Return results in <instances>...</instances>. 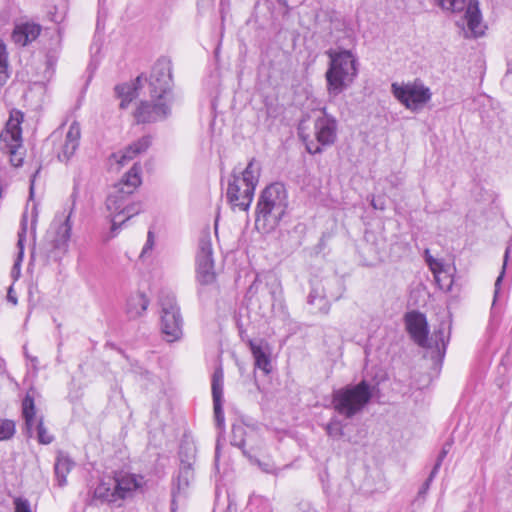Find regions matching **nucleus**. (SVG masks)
I'll return each instance as SVG.
<instances>
[{
    "instance_id": "obj_1",
    "label": "nucleus",
    "mask_w": 512,
    "mask_h": 512,
    "mask_svg": "<svg viewBox=\"0 0 512 512\" xmlns=\"http://www.w3.org/2000/svg\"><path fill=\"white\" fill-rule=\"evenodd\" d=\"M288 208V194L283 183L274 182L260 193L255 216V228L269 233L279 225Z\"/></svg>"
},
{
    "instance_id": "obj_2",
    "label": "nucleus",
    "mask_w": 512,
    "mask_h": 512,
    "mask_svg": "<svg viewBox=\"0 0 512 512\" xmlns=\"http://www.w3.org/2000/svg\"><path fill=\"white\" fill-rule=\"evenodd\" d=\"M330 59L325 77L330 96H338L354 81L358 74V61L351 50L330 49L327 51Z\"/></svg>"
},
{
    "instance_id": "obj_3",
    "label": "nucleus",
    "mask_w": 512,
    "mask_h": 512,
    "mask_svg": "<svg viewBox=\"0 0 512 512\" xmlns=\"http://www.w3.org/2000/svg\"><path fill=\"white\" fill-rule=\"evenodd\" d=\"M261 165L252 158L246 168L237 174L232 173L228 180L226 198L233 210L247 211L252 203L259 182Z\"/></svg>"
},
{
    "instance_id": "obj_4",
    "label": "nucleus",
    "mask_w": 512,
    "mask_h": 512,
    "mask_svg": "<svg viewBox=\"0 0 512 512\" xmlns=\"http://www.w3.org/2000/svg\"><path fill=\"white\" fill-rule=\"evenodd\" d=\"M372 397L373 387L366 380H362L334 390L332 406L339 415L351 419L365 408Z\"/></svg>"
},
{
    "instance_id": "obj_5",
    "label": "nucleus",
    "mask_w": 512,
    "mask_h": 512,
    "mask_svg": "<svg viewBox=\"0 0 512 512\" xmlns=\"http://www.w3.org/2000/svg\"><path fill=\"white\" fill-rule=\"evenodd\" d=\"M322 114L314 121V138L305 132L304 123H300L298 133L305 143L306 150L310 154L322 153L321 146H331L337 139V121L326 112V108L321 109Z\"/></svg>"
},
{
    "instance_id": "obj_6",
    "label": "nucleus",
    "mask_w": 512,
    "mask_h": 512,
    "mask_svg": "<svg viewBox=\"0 0 512 512\" xmlns=\"http://www.w3.org/2000/svg\"><path fill=\"white\" fill-rule=\"evenodd\" d=\"M405 323L408 333L411 338L421 347H432V342L439 354L442 356L445 353L446 345L449 338L445 336L444 327H440L431 337L428 339V324L424 314L418 311H411L405 315Z\"/></svg>"
},
{
    "instance_id": "obj_7",
    "label": "nucleus",
    "mask_w": 512,
    "mask_h": 512,
    "mask_svg": "<svg viewBox=\"0 0 512 512\" xmlns=\"http://www.w3.org/2000/svg\"><path fill=\"white\" fill-rule=\"evenodd\" d=\"M160 329L166 342L178 341L183 336V318L173 294H162L160 297Z\"/></svg>"
},
{
    "instance_id": "obj_8",
    "label": "nucleus",
    "mask_w": 512,
    "mask_h": 512,
    "mask_svg": "<svg viewBox=\"0 0 512 512\" xmlns=\"http://www.w3.org/2000/svg\"><path fill=\"white\" fill-rule=\"evenodd\" d=\"M391 92L402 105L411 111L422 108L432 97L430 88L419 79L408 83L393 82Z\"/></svg>"
},
{
    "instance_id": "obj_9",
    "label": "nucleus",
    "mask_w": 512,
    "mask_h": 512,
    "mask_svg": "<svg viewBox=\"0 0 512 512\" xmlns=\"http://www.w3.org/2000/svg\"><path fill=\"white\" fill-rule=\"evenodd\" d=\"M141 167L134 164L123 176L121 182L115 186V190L106 199L107 209L114 215L119 212L128 211L127 197L141 184Z\"/></svg>"
},
{
    "instance_id": "obj_10",
    "label": "nucleus",
    "mask_w": 512,
    "mask_h": 512,
    "mask_svg": "<svg viewBox=\"0 0 512 512\" xmlns=\"http://www.w3.org/2000/svg\"><path fill=\"white\" fill-rule=\"evenodd\" d=\"M435 3L443 11L452 14L465 12L464 18L471 35L475 38L483 35L482 14L478 0H469L468 3L466 0H435Z\"/></svg>"
},
{
    "instance_id": "obj_11",
    "label": "nucleus",
    "mask_w": 512,
    "mask_h": 512,
    "mask_svg": "<svg viewBox=\"0 0 512 512\" xmlns=\"http://www.w3.org/2000/svg\"><path fill=\"white\" fill-rule=\"evenodd\" d=\"M24 115L19 110H12L5 129L0 134V149L11 156V163L18 167L22 164V157L17 150L22 146V129Z\"/></svg>"
},
{
    "instance_id": "obj_12",
    "label": "nucleus",
    "mask_w": 512,
    "mask_h": 512,
    "mask_svg": "<svg viewBox=\"0 0 512 512\" xmlns=\"http://www.w3.org/2000/svg\"><path fill=\"white\" fill-rule=\"evenodd\" d=\"M150 97L158 100H174L171 93L172 74L171 61L167 58L158 59L154 66L149 79Z\"/></svg>"
},
{
    "instance_id": "obj_13",
    "label": "nucleus",
    "mask_w": 512,
    "mask_h": 512,
    "mask_svg": "<svg viewBox=\"0 0 512 512\" xmlns=\"http://www.w3.org/2000/svg\"><path fill=\"white\" fill-rule=\"evenodd\" d=\"M197 280L202 285H209L215 281L213 249L209 231H203L199 237L196 255Z\"/></svg>"
},
{
    "instance_id": "obj_14",
    "label": "nucleus",
    "mask_w": 512,
    "mask_h": 512,
    "mask_svg": "<svg viewBox=\"0 0 512 512\" xmlns=\"http://www.w3.org/2000/svg\"><path fill=\"white\" fill-rule=\"evenodd\" d=\"M142 101L135 112L138 123H152L166 119L171 114L172 100Z\"/></svg>"
},
{
    "instance_id": "obj_15",
    "label": "nucleus",
    "mask_w": 512,
    "mask_h": 512,
    "mask_svg": "<svg viewBox=\"0 0 512 512\" xmlns=\"http://www.w3.org/2000/svg\"><path fill=\"white\" fill-rule=\"evenodd\" d=\"M22 414L25 419V424L29 436L32 435V429L36 426L37 439L41 444H50L53 441V436L50 435L43 424V419L38 421L35 418V404L31 395L27 394L22 401Z\"/></svg>"
},
{
    "instance_id": "obj_16",
    "label": "nucleus",
    "mask_w": 512,
    "mask_h": 512,
    "mask_svg": "<svg viewBox=\"0 0 512 512\" xmlns=\"http://www.w3.org/2000/svg\"><path fill=\"white\" fill-rule=\"evenodd\" d=\"M77 195V188L74 187L73 193L71 194L72 206L69 214L62 223L57 225V227H55L56 224L54 223L52 226L53 230L48 233V237L51 238L50 241L54 249L65 251L67 248L72 229L70 218L75 208Z\"/></svg>"
},
{
    "instance_id": "obj_17",
    "label": "nucleus",
    "mask_w": 512,
    "mask_h": 512,
    "mask_svg": "<svg viewBox=\"0 0 512 512\" xmlns=\"http://www.w3.org/2000/svg\"><path fill=\"white\" fill-rule=\"evenodd\" d=\"M223 381H224V373L221 367L215 369L212 375V398H213V408H214V418L216 422V426L219 429L224 428L225 418L223 412Z\"/></svg>"
},
{
    "instance_id": "obj_18",
    "label": "nucleus",
    "mask_w": 512,
    "mask_h": 512,
    "mask_svg": "<svg viewBox=\"0 0 512 512\" xmlns=\"http://www.w3.org/2000/svg\"><path fill=\"white\" fill-rule=\"evenodd\" d=\"M81 137L80 125L77 122L71 123L66 133L65 141L61 152L58 154V159L62 162H67L74 155L79 147Z\"/></svg>"
},
{
    "instance_id": "obj_19",
    "label": "nucleus",
    "mask_w": 512,
    "mask_h": 512,
    "mask_svg": "<svg viewBox=\"0 0 512 512\" xmlns=\"http://www.w3.org/2000/svg\"><path fill=\"white\" fill-rule=\"evenodd\" d=\"M151 143L152 141L150 136H143L126 147L123 151L114 153L112 157L118 164L123 166L128 161L134 159L137 155L144 153L151 146Z\"/></svg>"
},
{
    "instance_id": "obj_20",
    "label": "nucleus",
    "mask_w": 512,
    "mask_h": 512,
    "mask_svg": "<svg viewBox=\"0 0 512 512\" xmlns=\"http://www.w3.org/2000/svg\"><path fill=\"white\" fill-rule=\"evenodd\" d=\"M41 26L34 22H25L15 26L12 40L20 46H26L40 35Z\"/></svg>"
},
{
    "instance_id": "obj_21",
    "label": "nucleus",
    "mask_w": 512,
    "mask_h": 512,
    "mask_svg": "<svg viewBox=\"0 0 512 512\" xmlns=\"http://www.w3.org/2000/svg\"><path fill=\"white\" fill-rule=\"evenodd\" d=\"M114 483V493L119 500H124L135 491L139 484L133 475L121 474L112 478Z\"/></svg>"
},
{
    "instance_id": "obj_22",
    "label": "nucleus",
    "mask_w": 512,
    "mask_h": 512,
    "mask_svg": "<svg viewBox=\"0 0 512 512\" xmlns=\"http://www.w3.org/2000/svg\"><path fill=\"white\" fill-rule=\"evenodd\" d=\"M143 80L147 81V78L141 74L132 85L125 83L115 87V92L121 99L120 107L122 109L127 108L130 102L137 96V90L142 86Z\"/></svg>"
},
{
    "instance_id": "obj_23",
    "label": "nucleus",
    "mask_w": 512,
    "mask_h": 512,
    "mask_svg": "<svg viewBox=\"0 0 512 512\" xmlns=\"http://www.w3.org/2000/svg\"><path fill=\"white\" fill-rule=\"evenodd\" d=\"M249 346L255 360V367L262 370L265 374H269L271 371V360L269 353L262 345V341L255 342L250 340Z\"/></svg>"
},
{
    "instance_id": "obj_24",
    "label": "nucleus",
    "mask_w": 512,
    "mask_h": 512,
    "mask_svg": "<svg viewBox=\"0 0 512 512\" xmlns=\"http://www.w3.org/2000/svg\"><path fill=\"white\" fill-rule=\"evenodd\" d=\"M149 300L143 293H136L127 299L126 314L129 319H136L147 310Z\"/></svg>"
},
{
    "instance_id": "obj_25",
    "label": "nucleus",
    "mask_w": 512,
    "mask_h": 512,
    "mask_svg": "<svg viewBox=\"0 0 512 512\" xmlns=\"http://www.w3.org/2000/svg\"><path fill=\"white\" fill-rule=\"evenodd\" d=\"M74 467V462L65 454L59 453L57 455L54 472L59 487H64L67 484V475Z\"/></svg>"
},
{
    "instance_id": "obj_26",
    "label": "nucleus",
    "mask_w": 512,
    "mask_h": 512,
    "mask_svg": "<svg viewBox=\"0 0 512 512\" xmlns=\"http://www.w3.org/2000/svg\"><path fill=\"white\" fill-rule=\"evenodd\" d=\"M93 498L101 502L116 503L118 497L114 493V483L112 478L102 480L94 490Z\"/></svg>"
},
{
    "instance_id": "obj_27",
    "label": "nucleus",
    "mask_w": 512,
    "mask_h": 512,
    "mask_svg": "<svg viewBox=\"0 0 512 512\" xmlns=\"http://www.w3.org/2000/svg\"><path fill=\"white\" fill-rule=\"evenodd\" d=\"M127 206L129 207V209H128L129 212L128 211H124V212H119L118 214L114 215V217L112 219V226H111V231L112 232H115L129 218H131L132 216L138 214L139 211H140L139 205H134V204L130 205V204L127 203Z\"/></svg>"
},
{
    "instance_id": "obj_28",
    "label": "nucleus",
    "mask_w": 512,
    "mask_h": 512,
    "mask_svg": "<svg viewBox=\"0 0 512 512\" xmlns=\"http://www.w3.org/2000/svg\"><path fill=\"white\" fill-rule=\"evenodd\" d=\"M26 230V224L22 223L21 230L18 232V253L12 269V273H16L17 275L20 273V266L24 256V242L26 240Z\"/></svg>"
},
{
    "instance_id": "obj_29",
    "label": "nucleus",
    "mask_w": 512,
    "mask_h": 512,
    "mask_svg": "<svg viewBox=\"0 0 512 512\" xmlns=\"http://www.w3.org/2000/svg\"><path fill=\"white\" fill-rule=\"evenodd\" d=\"M193 478V469L190 463H182L177 476V489L178 492L184 490L189 486Z\"/></svg>"
},
{
    "instance_id": "obj_30",
    "label": "nucleus",
    "mask_w": 512,
    "mask_h": 512,
    "mask_svg": "<svg viewBox=\"0 0 512 512\" xmlns=\"http://www.w3.org/2000/svg\"><path fill=\"white\" fill-rule=\"evenodd\" d=\"M318 303L317 311L323 314H327L330 310V305L328 301L325 299L324 296L318 295L317 291L315 289H312V291L308 295V304L315 305Z\"/></svg>"
},
{
    "instance_id": "obj_31",
    "label": "nucleus",
    "mask_w": 512,
    "mask_h": 512,
    "mask_svg": "<svg viewBox=\"0 0 512 512\" xmlns=\"http://www.w3.org/2000/svg\"><path fill=\"white\" fill-rule=\"evenodd\" d=\"M243 455L248 458L250 463L257 465L263 472L268 474H275L276 467L272 461H261L255 458L253 455H251L250 452L247 450H243Z\"/></svg>"
},
{
    "instance_id": "obj_32",
    "label": "nucleus",
    "mask_w": 512,
    "mask_h": 512,
    "mask_svg": "<svg viewBox=\"0 0 512 512\" xmlns=\"http://www.w3.org/2000/svg\"><path fill=\"white\" fill-rule=\"evenodd\" d=\"M325 429L328 436L334 439H339L344 435V424L336 417L330 420Z\"/></svg>"
},
{
    "instance_id": "obj_33",
    "label": "nucleus",
    "mask_w": 512,
    "mask_h": 512,
    "mask_svg": "<svg viewBox=\"0 0 512 512\" xmlns=\"http://www.w3.org/2000/svg\"><path fill=\"white\" fill-rule=\"evenodd\" d=\"M7 51L4 42L0 39V86L8 79Z\"/></svg>"
},
{
    "instance_id": "obj_34",
    "label": "nucleus",
    "mask_w": 512,
    "mask_h": 512,
    "mask_svg": "<svg viewBox=\"0 0 512 512\" xmlns=\"http://www.w3.org/2000/svg\"><path fill=\"white\" fill-rule=\"evenodd\" d=\"M15 433V424L11 420H0V441L10 439Z\"/></svg>"
},
{
    "instance_id": "obj_35",
    "label": "nucleus",
    "mask_w": 512,
    "mask_h": 512,
    "mask_svg": "<svg viewBox=\"0 0 512 512\" xmlns=\"http://www.w3.org/2000/svg\"><path fill=\"white\" fill-rule=\"evenodd\" d=\"M509 253H510V248L508 247L505 250L502 270H501L499 276L497 277V279L495 281V285H494V287H495V289H494V303L496 302V299H497V297L499 295L501 282L503 280V277H504V274H505V271H506V266H507V262H508V258H509Z\"/></svg>"
},
{
    "instance_id": "obj_36",
    "label": "nucleus",
    "mask_w": 512,
    "mask_h": 512,
    "mask_svg": "<svg viewBox=\"0 0 512 512\" xmlns=\"http://www.w3.org/2000/svg\"><path fill=\"white\" fill-rule=\"evenodd\" d=\"M245 434V429L242 427V426H233V429H232V440H231V445L235 446V447H238L239 449H241V451L243 452V450H246L245 449V440L242 439V438H237V435H244Z\"/></svg>"
},
{
    "instance_id": "obj_37",
    "label": "nucleus",
    "mask_w": 512,
    "mask_h": 512,
    "mask_svg": "<svg viewBox=\"0 0 512 512\" xmlns=\"http://www.w3.org/2000/svg\"><path fill=\"white\" fill-rule=\"evenodd\" d=\"M437 473H438V471L432 469L428 478L426 479V481L423 483V485L419 489L417 499L425 498V496L430 488V485H431L432 481L434 480V478L436 477Z\"/></svg>"
},
{
    "instance_id": "obj_38",
    "label": "nucleus",
    "mask_w": 512,
    "mask_h": 512,
    "mask_svg": "<svg viewBox=\"0 0 512 512\" xmlns=\"http://www.w3.org/2000/svg\"><path fill=\"white\" fill-rule=\"evenodd\" d=\"M14 507L15 512H32L29 501L22 497L14 499Z\"/></svg>"
},
{
    "instance_id": "obj_39",
    "label": "nucleus",
    "mask_w": 512,
    "mask_h": 512,
    "mask_svg": "<svg viewBox=\"0 0 512 512\" xmlns=\"http://www.w3.org/2000/svg\"><path fill=\"white\" fill-rule=\"evenodd\" d=\"M450 448H451V443H449V442H446L443 445V447H442V449H441V451H440V453H439V455L437 457V460H436V463H435V465L433 467V470L439 471V469H440V467L442 465L443 460L445 459V457L447 456V454L450 451Z\"/></svg>"
},
{
    "instance_id": "obj_40",
    "label": "nucleus",
    "mask_w": 512,
    "mask_h": 512,
    "mask_svg": "<svg viewBox=\"0 0 512 512\" xmlns=\"http://www.w3.org/2000/svg\"><path fill=\"white\" fill-rule=\"evenodd\" d=\"M153 246H154V233L152 231H149L147 234L146 243L142 249L140 257L144 258L148 253H150L153 249Z\"/></svg>"
},
{
    "instance_id": "obj_41",
    "label": "nucleus",
    "mask_w": 512,
    "mask_h": 512,
    "mask_svg": "<svg viewBox=\"0 0 512 512\" xmlns=\"http://www.w3.org/2000/svg\"><path fill=\"white\" fill-rule=\"evenodd\" d=\"M273 286L274 289L271 290V295L275 301H278L281 299L282 287L280 281L276 277L273 280Z\"/></svg>"
},
{
    "instance_id": "obj_42",
    "label": "nucleus",
    "mask_w": 512,
    "mask_h": 512,
    "mask_svg": "<svg viewBox=\"0 0 512 512\" xmlns=\"http://www.w3.org/2000/svg\"><path fill=\"white\" fill-rule=\"evenodd\" d=\"M371 205L374 209L384 210L385 209V200L381 197L375 198L373 197L371 201Z\"/></svg>"
},
{
    "instance_id": "obj_43",
    "label": "nucleus",
    "mask_w": 512,
    "mask_h": 512,
    "mask_svg": "<svg viewBox=\"0 0 512 512\" xmlns=\"http://www.w3.org/2000/svg\"><path fill=\"white\" fill-rule=\"evenodd\" d=\"M54 10H56V8H54ZM48 17L52 22L55 23H60L64 18L63 16H59L56 11L49 12Z\"/></svg>"
},
{
    "instance_id": "obj_44",
    "label": "nucleus",
    "mask_w": 512,
    "mask_h": 512,
    "mask_svg": "<svg viewBox=\"0 0 512 512\" xmlns=\"http://www.w3.org/2000/svg\"><path fill=\"white\" fill-rule=\"evenodd\" d=\"M7 298L10 302H12L13 304H16L17 303V298L15 296L12 295V288L9 289L8 291V295H7Z\"/></svg>"
},
{
    "instance_id": "obj_45",
    "label": "nucleus",
    "mask_w": 512,
    "mask_h": 512,
    "mask_svg": "<svg viewBox=\"0 0 512 512\" xmlns=\"http://www.w3.org/2000/svg\"><path fill=\"white\" fill-rule=\"evenodd\" d=\"M425 253H426V261H427V263L429 265H431L432 262H434V260H433V258L431 256L428 255L429 254V250H426Z\"/></svg>"
},
{
    "instance_id": "obj_46",
    "label": "nucleus",
    "mask_w": 512,
    "mask_h": 512,
    "mask_svg": "<svg viewBox=\"0 0 512 512\" xmlns=\"http://www.w3.org/2000/svg\"><path fill=\"white\" fill-rule=\"evenodd\" d=\"M464 512H475L474 508L472 507V505H469L467 507V509L464 511Z\"/></svg>"
},
{
    "instance_id": "obj_47",
    "label": "nucleus",
    "mask_w": 512,
    "mask_h": 512,
    "mask_svg": "<svg viewBox=\"0 0 512 512\" xmlns=\"http://www.w3.org/2000/svg\"><path fill=\"white\" fill-rule=\"evenodd\" d=\"M457 25H458L461 29H463V30H464V21H463V20H461V21L457 22Z\"/></svg>"
},
{
    "instance_id": "obj_48",
    "label": "nucleus",
    "mask_w": 512,
    "mask_h": 512,
    "mask_svg": "<svg viewBox=\"0 0 512 512\" xmlns=\"http://www.w3.org/2000/svg\"><path fill=\"white\" fill-rule=\"evenodd\" d=\"M303 512H317V511L311 507H307V509L303 510Z\"/></svg>"
},
{
    "instance_id": "obj_49",
    "label": "nucleus",
    "mask_w": 512,
    "mask_h": 512,
    "mask_svg": "<svg viewBox=\"0 0 512 512\" xmlns=\"http://www.w3.org/2000/svg\"><path fill=\"white\" fill-rule=\"evenodd\" d=\"M279 4L283 6H287V2L285 0H277Z\"/></svg>"
},
{
    "instance_id": "obj_50",
    "label": "nucleus",
    "mask_w": 512,
    "mask_h": 512,
    "mask_svg": "<svg viewBox=\"0 0 512 512\" xmlns=\"http://www.w3.org/2000/svg\"><path fill=\"white\" fill-rule=\"evenodd\" d=\"M33 183H34V180L31 181V186H30V191L32 192L33 190Z\"/></svg>"
}]
</instances>
